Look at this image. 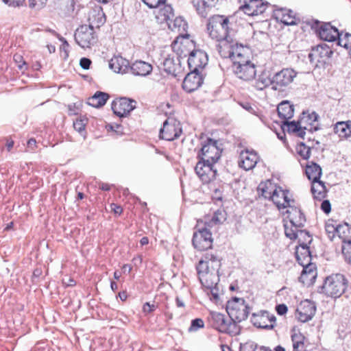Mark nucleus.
<instances>
[{
  "instance_id": "19",
  "label": "nucleus",
  "mask_w": 351,
  "mask_h": 351,
  "mask_svg": "<svg viewBox=\"0 0 351 351\" xmlns=\"http://www.w3.org/2000/svg\"><path fill=\"white\" fill-rule=\"evenodd\" d=\"M136 102L127 98H121L114 101L112 104V109L114 114L119 117H124L128 114L135 108Z\"/></svg>"
},
{
  "instance_id": "25",
  "label": "nucleus",
  "mask_w": 351,
  "mask_h": 351,
  "mask_svg": "<svg viewBox=\"0 0 351 351\" xmlns=\"http://www.w3.org/2000/svg\"><path fill=\"white\" fill-rule=\"evenodd\" d=\"M232 61L240 62L250 59V49L243 45H239L237 42L232 40Z\"/></svg>"
},
{
  "instance_id": "30",
  "label": "nucleus",
  "mask_w": 351,
  "mask_h": 351,
  "mask_svg": "<svg viewBox=\"0 0 351 351\" xmlns=\"http://www.w3.org/2000/svg\"><path fill=\"white\" fill-rule=\"evenodd\" d=\"M156 13V17L160 23H167L171 18H173V10L171 5L163 3L160 5Z\"/></svg>"
},
{
  "instance_id": "56",
  "label": "nucleus",
  "mask_w": 351,
  "mask_h": 351,
  "mask_svg": "<svg viewBox=\"0 0 351 351\" xmlns=\"http://www.w3.org/2000/svg\"><path fill=\"white\" fill-rule=\"evenodd\" d=\"M5 4L9 6L17 7L22 5L25 0H2Z\"/></svg>"
},
{
  "instance_id": "55",
  "label": "nucleus",
  "mask_w": 351,
  "mask_h": 351,
  "mask_svg": "<svg viewBox=\"0 0 351 351\" xmlns=\"http://www.w3.org/2000/svg\"><path fill=\"white\" fill-rule=\"evenodd\" d=\"M29 1L31 8L40 9L45 5L47 0H29Z\"/></svg>"
},
{
  "instance_id": "26",
  "label": "nucleus",
  "mask_w": 351,
  "mask_h": 351,
  "mask_svg": "<svg viewBox=\"0 0 351 351\" xmlns=\"http://www.w3.org/2000/svg\"><path fill=\"white\" fill-rule=\"evenodd\" d=\"M304 263L305 266L303 267L299 280L304 285L309 286L315 282L317 277L316 265L315 264H308L306 265L307 263Z\"/></svg>"
},
{
  "instance_id": "1",
  "label": "nucleus",
  "mask_w": 351,
  "mask_h": 351,
  "mask_svg": "<svg viewBox=\"0 0 351 351\" xmlns=\"http://www.w3.org/2000/svg\"><path fill=\"white\" fill-rule=\"evenodd\" d=\"M221 267L219 258L210 253H206L203 259L199 261L196 269L199 280L202 286L208 290L210 300L217 303L223 290L219 285L218 271Z\"/></svg>"
},
{
  "instance_id": "24",
  "label": "nucleus",
  "mask_w": 351,
  "mask_h": 351,
  "mask_svg": "<svg viewBox=\"0 0 351 351\" xmlns=\"http://www.w3.org/2000/svg\"><path fill=\"white\" fill-rule=\"evenodd\" d=\"M317 33L321 39L332 42L339 36V30L330 23H326L322 24L318 29Z\"/></svg>"
},
{
  "instance_id": "60",
  "label": "nucleus",
  "mask_w": 351,
  "mask_h": 351,
  "mask_svg": "<svg viewBox=\"0 0 351 351\" xmlns=\"http://www.w3.org/2000/svg\"><path fill=\"white\" fill-rule=\"evenodd\" d=\"M14 60L15 62L19 63L18 67L19 68V69L22 70L23 69L24 66L25 65V62H23V64H20V62L22 60V57L20 55H14Z\"/></svg>"
},
{
  "instance_id": "2",
  "label": "nucleus",
  "mask_w": 351,
  "mask_h": 351,
  "mask_svg": "<svg viewBox=\"0 0 351 351\" xmlns=\"http://www.w3.org/2000/svg\"><path fill=\"white\" fill-rule=\"evenodd\" d=\"M207 30L210 36L217 41L230 38L229 20L222 15H215L210 17L207 23Z\"/></svg>"
},
{
  "instance_id": "28",
  "label": "nucleus",
  "mask_w": 351,
  "mask_h": 351,
  "mask_svg": "<svg viewBox=\"0 0 351 351\" xmlns=\"http://www.w3.org/2000/svg\"><path fill=\"white\" fill-rule=\"evenodd\" d=\"M291 341L293 351H307L306 350L307 339L299 330L293 328L291 330Z\"/></svg>"
},
{
  "instance_id": "40",
  "label": "nucleus",
  "mask_w": 351,
  "mask_h": 351,
  "mask_svg": "<svg viewBox=\"0 0 351 351\" xmlns=\"http://www.w3.org/2000/svg\"><path fill=\"white\" fill-rule=\"evenodd\" d=\"M277 186L274 185L271 181L267 180L265 182H261L258 186L259 193L265 199H271L274 191Z\"/></svg>"
},
{
  "instance_id": "51",
  "label": "nucleus",
  "mask_w": 351,
  "mask_h": 351,
  "mask_svg": "<svg viewBox=\"0 0 351 351\" xmlns=\"http://www.w3.org/2000/svg\"><path fill=\"white\" fill-rule=\"evenodd\" d=\"M204 327V322L201 318H196L191 321V326L189 328V332H195L198 330L200 328Z\"/></svg>"
},
{
  "instance_id": "32",
  "label": "nucleus",
  "mask_w": 351,
  "mask_h": 351,
  "mask_svg": "<svg viewBox=\"0 0 351 351\" xmlns=\"http://www.w3.org/2000/svg\"><path fill=\"white\" fill-rule=\"evenodd\" d=\"M275 16L277 20L285 25H292L295 24L296 19L293 11L291 10L285 8L278 9L276 11Z\"/></svg>"
},
{
  "instance_id": "18",
  "label": "nucleus",
  "mask_w": 351,
  "mask_h": 351,
  "mask_svg": "<svg viewBox=\"0 0 351 351\" xmlns=\"http://www.w3.org/2000/svg\"><path fill=\"white\" fill-rule=\"evenodd\" d=\"M289 192L277 187L271 200L276 205L278 209L286 208L295 204V201L289 196Z\"/></svg>"
},
{
  "instance_id": "54",
  "label": "nucleus",
  "mask_w": 351,
  "mask_h": 351,
  "mask_svg": "<svg viewBox=\"0 0 351 351\" xmlns=\"http://www.w3.org/2000/svg\"><path fill=\"white\" fill-rule=\"evenodd\" d=\"M86 124V123L84 119H77L73 123V128L76 131L80 133L84 130Z\"/></svg>"
},
{
  "instance_id": "23",
  "label": "nucleus",
  "mask_w": 351,
  "mask_h": 351,
  "mask_svg": "<svg viewBox=\"0 0 351 351\" xmlns=\"http://www.w3.org/2000/svg\"><path fill=\"white\" fill-rule=\"evenodd\" d=\"M162 66L167 73L171 74L175 77L181 71L180 60L174 53L165 57Z\"/></svg>"
},
{
  "instance_id": "6",
  "label": "nucleus",
  "mask_w": 351,
  "mask_h": 351,
  "mask_svg": "<svg viewBox=\"0 0 351 351\" xmlns=\"http://www.w3.org/2000/svg\"><path fill=\"white\" fill-rule=\"evenodd\" d=\"M167 24L169 28L172 31L179 33L180 36H178L177 40L174 42L175 45L179 43V40L181 38L184 41H180L182 46H194L193 42L189 39V34H186L188 24L182 17L178 16L176 17L174 19L171 18Z\"/></svg>"
},
{
  "instance_id": "39",
  "label": "nucleus",
  "mask_w": 351,
  "mask_h": 351,
  "mask_svg": "<svg viewBox=\"0 0 351 351\" xmlns=\"http://www.w3.org/2000/svg\"><path fill=\"white\" fill-rule=\"evenodd\" d=\"M318 114L315 112H311V113H303V117L301 119V121L303 125H306L305 123H308L309 128L307 127V130L310 132L317 131L319 128L317 125H314L317 121Z\"/></svg>"
},
{
  "instance_id": "62",
  "label": "nucleus",
  "mask_w": 351,
  "mask_h": 351,
  "mask_svg": "<svg viewBox=\"0 0 351 351\" xmlns=\"http://www.w3.org/2000/svg\"><path fill=\"white\" fill-rule=\"evenodd\" d=\"M60 40L62 42V45L61 46V49H62L65 52V57L68 56V48L69 47V43L64 38H60Z\"/></svg>"
},
{
  "instance_id": "10",
  "label": "nucleus",
  "mask_w": 351,
  "mask_h": 351,
  "mask_svg": "<svg viewBox=\"0 0 351 351\" xmlns=\"http://www.w3.org/2000/svg\"><path fill=\"white\" fill-rule=\"evenodd\" d=\"M193 245L198 250H206L211 247L213 244L212 234L206 228L198 229L193 234Z\"/></svg>"
},
{
  "instance_id": "42",
  "label": "nucleus",
  "mask_w": 351,
  "mask_h": 351,
  "mask_svg": "<svg viewBox=\"0 0 351 351\" xmlns=\"http://www.w3.org/2000/svg\"><path fill=\"white\" fill-rule=\"evenodd\" d=\"M311 192L314 198L321 200L324 198L326 193L325 184L323 182L315 180L312 182Z\"/></svg>"
},
{
  "instance_id": "63",
  "label": "nucleus",
  "mask_w": 351,
  "mask_h": 351,
  "mask_svg": "<svg viewBox=\"0 0 351 351\" xmlns=\"http://www.w3.org/2000/svg\"><path fill=\"white\" fill-rule=\"evenodd\" d=\"M110 208L114 211V213L115 214L120 215L122 213V211H123V209H122V208L120 206H118V205L114 204H112L110 205Z\"/></svg>"
},
{
  "instance_id": "13",
  "label": "nucleus",
  "mask_w": 351,
  "mask_h": 351,
  "mask_svg": "<svg viewBox=\"0 0 351 351\" xmlns=\"http://www.w3.org/2000/svg\"><path fill=\"white\" fill-rule=\"evenodd\" d=\"M214 165L215 163L203 160L197 163L195 171L203 182L208 183L215 178L217 170L214 169Z\"/></svg>"
},
{
  "instance_id": "35",
  "label": "nucleus",
  "mask_w": 351,
  "mask_h": 351,
  "mask_svg": "<svg viewBox=\"0 0 351 351\" xmlns=\"http://www.w3.org/2000/svg\"><path fill=\"white\" fill-rule=\"evenodd\" d=\"M269 85L273 86V77H270L267 72H263L255 80L253 86L258 90H263Z\"/></svg>"
},
{
  "instance_id": "38",
  "label": "nucleus",
  "mask_w": 351,
  "mask_h": 351,
  "mask_svg": "<svg viewBox=\"0 0 351 351\" xmlns=\"http://www.w3.org/2000/svg\"><path fill=\"white\" fill-rule=\"evenodd\" d=\"M108 98V94L97 91L94 95L88 98V104L95 108H99L105 105Z\"/></svg>"
},
{
  "instance_id": "37",
  "label": "nucleus",
  "mask_w": 351,
  "mask_h": 351,
  "mask_svg": "<svg viewBox=\"0 0 351 351\" xmlns=\"http://www.w3.org/2000/svg\"><path fill=\"white\" fill-rule=\"evenodd\" d=\"M322 173V168L319 165L314 162H310L306 167V176L312 182L319 180Z\"/></svg>"
},
{
  "instance_id": "27",
  "label": "nucleus",
  "mask_w": 351,
  "mask_h": 351,
  "mask_svg": "<svg viewBox=\"0 0 351 351\" xmlns=\"http://www.w3.org/2000/svg\"><path fill=\"white\" fill-rule=\"evenodd\" d=\"M285 235L290 239H298L299 245H300V243L303 242H305L306 243V245H308L312 241L309 233L306 230H301L300 228L291 230V228L286 226Z\"/></svg>"
},
{
  "instance_id": "8",
  "label": "nucleus",
  "mask_w": 351,
  "mask_h": 351,
  "mask_svg": "<svg viewBox=\"0 0 351 351\" xmlns=\"http://www.w3.org/2000/svg\"><path fill=\"white\" fill-rule=\"evenodd\" d=\"M232 70L237 77L245 81L254 80L256 75V65L250 59L234 62Z\"/></svg>"
},
{
  "instance_id": "45",
  "label": "nucleus",
  "mask_w": 351,
  "mask_h": 351,
  "mask_svg": "<svg viewBox=\"0 0 351 351\" xmlns=\"http://www.w3.org/2000/svg\"><path fill=\"white\" fill-rule=\"evenodd\" d=\"M296 258L305 256L306 262L309 263L311 261V256L309 250V247L306 243H300V245L297 247L296 250Z\"/></svg>"
},
{
  "instance_id": "52",
  "label": "nucleus",
  "mask_w": 351,
  "mask_h": 351,
  "mask_svg": "<svg viewBox=\"0 0 351 351\" xmlns=\"http://www.w3.org/2000/svg\"><path fill=\"white\" fill-rule=\"evenodd\" d=\"M224 220H225L224 214L223 213L222 211L218 210L215 213L213 217H212L211 221H210V223L217 224L219 223H221Z\"/></svg>"
},
{
  "instance_id": "50",
  "label": "nucleus",
  "mask_w": 351,
  "mask_h": 351,
  "mask_svg": "<svg viewBox=\"0 0 351 351\" xmlns=\"http://www.w3.org/2000/svg\"><path fill=\"white\" fill-rule=\"evenodd\" d=\"M342 253L346 261L351 264V239H348L347 241L343 242Z\"/></svg>"
},
{
  "instance_id": "46",
  "label": "nucleus",
  "mask_w": 351,
  "mask_h": 351,
  "mask_svg": "<svg viewBox=\"0 0 351 351\" xmlns=\"http://www.w3.org/2000/svg\"><path fill=\"white\" fill-rule=\"evenodd\" d=\"M283 129L285 130V127L287 128V130L290 133H295L296 131L299 130L300 128H304V129H307L306 125H303L301 120L298 122L295 121H288V120H285L284 122Z\"/></svg>"
},
{
  "instance_id": "20",
  "label": "nucleus",
  "mask_w": 351,
  "mask_h": 351,
  "mask_svg": "<svg viewBox=\"0 0 351 351\" xmlns=\"http://www.w3.org/2000/svg\"><path fill=\"white\" fill-rule=\"evenodd\" d=\"M203 83V78L198 71H191L184 77L182 88L187 93L196 90Z\"/></svg>"
},
{
  "instance_id": "48",
  "label": "nucleus",
  "mask_w": 351,
  "mask_h": 351,
  "mask_svg": "<svg viewBox=\"0 0 351 351\" xmlns=\"http://www.w3.org/2000/svg\"><path fill=\"white\" fill-rule=\"evenodd\" d=\"M297 153L305 160H307L311 155V148L308 146H306L304 143H301L298 145Z\"/></svg>"
},
{
  "instance_id": "34",
  "label": "nucleus",
  "mask_w": 351,
  "mask_h": 351,
  "mask_svg": "<svg viewBox=\"0 0 351 351\" xmlns=\"http://www.w3.org/2000/svg\"><path fill=\"white\" fill-rule=\"evenodd\" d=\"M191 3L201 17H206L213 7L208 0H191Z\"/></svg>"
},
{
  "instance_id": "64",
  "label": "nucleus",
  "mask_w": 351,
  "mask_h": 351,
  "mask_svg": "<svg viewBox=\"0 0 351 351\" xmlns=\"http://www.w3.org/2000/svg\"><path fill=\"white\" fill-rule=\"evenodd\" d=\"M63 283L66 286H73L75 285L74 280L71 278L63 279Z\"/></svg>"
},
{
  "instance_id": "5",
  "label": "nucleus",
  "mask_w": 351,
  "mask_h": 351,
  "mask_svg": "<svg viewBox=\"0 0 351 351\" xmlns=\"http://www.w3.org/2000/svg\"><path fill=\"white\" fill-rule=\"evenodd\" d=\"M297 72L291 68H284L273 75L274 90L282 92L289 88L297 77Z\"/></svg>"
},
{
  "instance_id": "17",
  "label": "nucleus",
  "mask_w": 351,
  "mask_h": 351,
  "mask_svg": "<svg viewBox=\"0 0 351 351\" xmlns=\"http://www.w3.org/2000/svg\"><path fill=\"white\" fill-rule=\"evenodd\" d=\"M88 27L93 29L99 28L106 22V16L101 6L95 5L91 8L87 13Z\"/></svg>"
},
{
  "instance_id": "11",
  "label": "nucleus",
  "mask_w": 351,
  "mask_h": 351,
  "mask_svg": "<svg viewBox=\"0 0 351 351\" xmlns=\"http://www.w3.org/2000/svg\"><path fill=\"white\" fill-rule=\"evenodd\" d=\"M286 212L289 215V221L284 225L285 234L286 226L291 228V230H296L304 226L306 221L305 217L295 204L289 206Z\"/></svg>"
},
{
  "instance_id": "15",
  "label": "nucleus",
  "mask_w": 351,
  "mask_h": 351,
  "mask_svg": "<svg viewBox=\"0 0 351 351\" xmlns=\"http://www.w3.org/2000/svg\"><path fill=\"white\" fill-rule=\"evenodd\" d=\"M316 312L314 302L306 300L302 301L296 309V317L301 322H306L312 319Z\"/></svg>"
},
{
  "instance_id": "53",
  "label": "nucleus",
  "mask_w": 351,
  "mask_h": 351,
  "mask_svg": "<svg viewBox=\"0 0 351 351\" xmlns=\"http://www.w3.org/2000/svg\"><path fill=\"white\" fill-rule=\"evenodd\" d=\"M145 4H146L150 8H156L160 7V5L165 3L166 0H143Z\"/></svg>"
},
{
  "instance_id": "49",
  "label": "nucleus",
  "mask_w": 351,
  "mask_h": 351,
  "mask_svg": "<svg viewBox=\"0 0 351 351\" xmlns=\"http://www.w3.org/2000/svg\"><path fill=\"white\" fill-rule=\"evenodd\" d=\"M332 220H328L325 226L326 234L331 241L335 238V234H337V225L334 224Z\"/></svg>"
},
{
  "instance_id": "7",
  "label": "nucleus",
  "mask_w": 351,
  "mask_h": 351,
  "mask_svg": "<svg viewBox=\"0 0 351 351\" xmlns=\"http://www.w3.org/2000/svg\"><path fill=\"white\" fill-rule=\"evenodd\" d=\"M222 149L219 146L218 141L207 138L202 145L199 156L201 160L215 163L220 158Z\"/></svg>"
},
{
  "instance_id": "31",
  "label": "nucleus",
  "mask_w": 351,
  "mask_h": 351,
  "mask_svg": "<svg viewBox=\"0 0 351 351\" xmlns=\"http://www.w3.org/2000/svg\"><path fill=\"white\" fill-rule=\"evenodd\" d=\"M130 69L134 75L146 76L151 73L152 66L146 62L138 60L134 62Z\"/></svg>"
},
{
  "instance_id": "3",
  "label": "nucleus",
  "mask_w": 351,
  "mask_h": 351,
  "mask_svg": "<svg viewBox=\"0 0 351 351\" xmlns=\"http://www.w3.org/2000/svg\"><path fill=\"white\" fill-rule=\"evenodd\" d=\"M347 281L343 275L333 274L327 277L322 285L323 292L328 296L338 298L345 291Z\"/></svg>"
},
{
  "instance_id": "22",
  "label": "nucleus",
  "mask_w": 351,
  "mask_h": 351,
  "mask_svg": "<svg viewBox=\"0 0 351 351\" xmlns=\"http://www.w3.org/2000/svg\"><path fill=\"white\" fill-rule=\"evenodd\" d=\"M243 3L240 9L249 16H256L265 10V5L261 0H243Z\"/></svg>"
},
{
  "instance_id": "58",
  "label": "nucleus",
  "mask_w": 351,
  "mask_h": 351,
  "mask_svg": "<svg viewBox=\"0 0 351 351\" xmlns=\"http://www.w3.org/2000/svg\"><path fill=\"white\" fill-rule=\"evenodd\" d=\"M321 208L325 213H329L331 210V205L328 200H324L321 204Z\"/></svg>"
},
{
  "instance_id": "4",
  "label": "nucleus",
  "mask_w": 351,
  "mask_h": 351,
  "mask_svg": "<svg viewBox=\"0 0 351 351\" xmlns=\"http://www.w3.org/2000/svg\"><path fill=\"white\" fill-rule=\"evenodd\" d=\"M226 311L233 322H241L245 320L250 313V307L243 298H233L229 300L226 305Z\"/></svg>"
},
{
  "instance_id": "21",
  "label": "nucleus",
  "mask_w": 351,
  "mask_h": 351,
  "mask_svg": "<svg viewBox=\"0 0 351 351\" xmlns=\"http://www.w3.org/2000/svg\"><path fill=\"white\" fill-rule=\"evenodd\" d=\"M258 160V156L254 151L245 149L240 153L239 165L243 169L248 171L252 169Z\"/></svg>"
},
{
  "instance_id": "57",
  "label": "nucleus",
  "mask_w": 351,
  "mask_h": 351,
  "mask_svg": "<svg viewBox=\"0 0 351 351\" xmlns=\"http://www.w3.org/2000/svg\"><path fill=\"white\" fill-rule=\"evenodd\" d=\"M80 64L82 69H88L91 64V60L87 58H82L80 59Z\"/></svg>"
},
{
  "instance_id": "33",
  "label": "nucleus",
  "mask_w": 351,
  "mask_h": 351,
  "mask_svg": "<svg viewBox=\"0 0 351 351\" xmlns=\"http://www.w3.org/2000/svg\"><path fill=\"white\" fill-rule=\"evenodd\" d=\"M268 317L269 313L267 311H261L260 314H252V322L257 328L272 329L274 325L272 324H268Z\"/></svg>"
},
{
  "instance_id": "14",
  "label": "nucleus",
  "mask_w": 351,
  "mask_h": 351,
  "mask_svg": "<svg viewBox=\"0 0 351 351\" xmlns=\"http://www.w3.org/2000/svg\"><path fill=\"white\" fill-rule=\"evenodd\" d=\"M181 133L179 123L174 120H166L160 130V137L167 141H173L179 137Z\"/></svg>"
},
{
  "instance_id": "47",
  "label": "nucleus",
  "mask_w": 351,
  "mask_h": 351,
  "mask_svg": "<svg viewBox=\"0 0 351 351\" xmlns=\"http://www.w3.org/2000/svg\"><path fill=\"white\" fill-rule=\"evenodd\" d=\"M339 45L343 47L349 51L351 50V34L346 33L343 35L342 33L339 32V36L337 38Z\"/></svg>"
},
{
  "instance_id": "36",
  "label": "nucleus",
  "mask_w": 351,
  "mask_h": 351,
  "mask_svg": "<svg viewBox=\"0 0 351 351\" xmlns=\"http://www.w3.org/2000/svg\"><path fill=\"white\" fill-rule=\"evenodd\" d=\"M279 117L285 120H288L293 117L294 114L293 106L288 101L281 102L277 108Z\"/></svg>"
},
{
  "instance_id": "41",
  "label": "nucleus",
  "mask_w": 351,
  "mask_h": 351,
  "mask_svg": "<svg viewBox=\"0 0 351 351\" xmlns=\"http://www.w3.org/2000/svg\"><path fill=\"white\" fill-rule=\"evenodd\" d=\"M334 131L340 137L347 138L351 136V121H341L335 124Z\"/></svg>"
},
{
  "instance_id": "61",
  "label": "nucleus",
  "mask_w": 351,
  "mask_h": 351,
  "mask_svg": "<svg viewBox=\"0 0 351 351\" xmlns=\"http://www.w3.org/2000/svg\"><path fill=\"white\" fill-rule=\"evenodd\" d=\"M155 309L154 304H150L149 302H147L143 306V311L145 313H150Z\"/></svg>"
},
{
  "instance_id": "12",
  "label": "nucleus",
  "mask_w": 351,
  "mask_h": 351,
  "mask_svg": "<svg viewBox=\"0 0 351 351\" xmlns=\"http://www.w3.org/2000/svg\"><path fill=\"white\" fill-rule=\"evenodd\" d=\"M215 327L221 332L234 333L239 332V327L234 323L230 322L226 319L225 315L217 312L210 313Z\"/></svg>"
},
{
  "instance_id": "9",
  "label": "nucleus",
  "mask_w": 351,
  "mask_h": 351,
  "mask_svg": "<svg viewBox=\"0 0 351 351\" xmlns=\"http://www.w3.org/2000/svg\"><path fill=\"white\" fill-rule=\"evenodd\" d=\"M93 29L86 25H83L75 30V40L82 48H88L95 43L96 38Z\"/></svg>"
},
{
  "instance_id": "44",
  "label": "nucleus",
  "mask_w": 351,
  "mask_h": 351,
  "mask_svg": "<svg viewBox=\"0 0 351 351\" xmlns=\"http://www.w3.org/2000/svg\"><path fill=\"white\" fill-rule=\"evenodd\" d=\"M350 234V226L347 223L337 225V234L342 239L343 243L347 241Z\"/></svg>"
},
{
  "instance_id": "29",
  "label": "nucleus",
  "mask_w": 351,
  "mask_h": 351,
  "mask_svg": "<svg viewBox=\"0 0 351 351\" xmlns=\"http://www.w3.org/2000/svg\"><path fill=\"white\" fill-rule=\"evenodd\" d=\"M109 66L115 73H125L130 69V64L128 60L121 56H114L109 62Z\"/></svg>"
},
{
  "instance_id": "16",
  "label": "nucleus",
  "mask_w": 351,
  "mask_h": 351,
  "mask_svg": "<svg viewBox=\"0 0 351 351\" xmlns=\"http://www.w3.org/2000/svg\"><path fill=\"white\" fill-rule=\"evenodd\" d=\"M207 54L199 49L193 50L189 53L188 64L191 71H199L208 64Z\"/></svg>"
},
{
  "instance_id": "59",
  "label": "nucleus",
  "mask_w": 351,
  "mask_h": 351,
  "mask_svg": "<svg viewBox=\"0 0 351 351\" xmlns=\"http://www.w3.org/2000/svg\"><path fill=\"white\" fill-rule=\"evenodd\" d=\"M276 310L278 315H283L287 313L288 308L285 304H281L276 306Z\"/></svg>"
},
{
  "instance_id": "43",
  "label": "nucleus",
  "mask_w": 351,
  "mask_h": 351,
  "mask_svg": "<svg viewBox=\"0 0 351 351\" xmlns=\"http://www.w3.org/2000/svg\"><path fill=\"white\" fill-rule=\"evenodd\" d=\"M219 44L217 45V50L222 58H229L232 60V39L228 38L225 40L219 41Z\"/></svg>"
}]
</instances>
